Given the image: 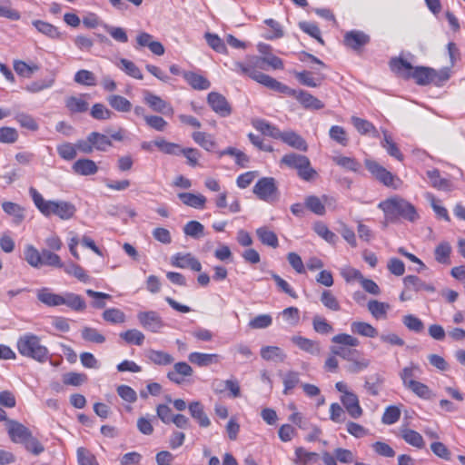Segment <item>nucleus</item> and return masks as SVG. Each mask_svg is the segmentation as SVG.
Returning <instances> with one entry per match:
<instances>
[{
	"label": "nucleus",
	"mask_w": 465,
	"mask_h": 465,
	"mask_svg": "<svg viewBox=\"0 0 465 465\" xmlns=\"http://www.w3.org/2000/svg\"><path fill=\"white\" fill-rule=\"evenodd\" d=\"M351 331L354 334H358L367 338H375L379 336L378 330L371 324L365 322H351Z\"/></svg>",
	"instance_id": "473e14b6"
},
{
	"label": "nucleus",
	"mask_w": 465,
	"mask_h": 465,
	"mask_svg": "<svg viewBox=\"0 0 465 465\" xmlns=\"http://www.w3.org/2000/svg\"><path fill=\"white\" fill-rule=\"evenodd\" d=\"M378 207L384 213L386 221L391 223L397 221L399 218L410 222H414L419 218L415 207L399 196H393L381 202Z\"/></svg>",
	"instance_id": "7ed1b4c3"
},
{
	"label": "nucleus",
	"mask_w": 465,
	"mask_h": 465,
	"mask_svg": "<svg viewBox=\"0 0 465 465\" xmlns=\"http://www.w3.org/2000/svg\"><path fill=\"white\" fill-rule=\"evenodd\" d=\"M291 341L300 350L311 355L316 356L321 353L320 343L316 341L301 335H294L291 338Z\"/></svg>",
	"instance_id": "412c9836"
},
{
	"label": "nucleus",
	"mask_w": 465,
	"mask_h": 465,
	"mask_svg": "<svg viewBox=\"0 0 465 465\" xmlns=\"http://www.w3.org/2000/svg\"><path fill=\"white\" fill-rule=\"evenodd\" d=\"M383 140L381 141V146L386 150L388 154H390L391 157H394L398 161L403 160V154L400 151L398 145L393 142L391 135L388 134L387 131H383Z\"/></svg>",
	"instance_id": "37998d69"
},
{
	"label": "nucleus",
	"mask_w": 465,
	"mask_h": 465,
	"mask_svg": "<svg viewBox=\"0 0 465 465\" xmlns=\"http://www.w3.org/2000/svg\"><path fill=\"white\" fill-rule=\"evenodd\" d=\"M221 356L215 353H203L194 351L189 354L188 360L191 363L199 367H207L219 363Z\"/></svg>",
	"instance_id": "393cba45"
},
{
	"label": "nucleus",
	"mask_w": 465,
	"mask_h": 465,
	"mask_svg": "<svg viewBox=\"0 0 465 465\" xmlns=\"http://www.w3.org/2000/svg\"><path fill=\"white\" fill-rule=\"evenodd\" d=\"M282 142L289 145L290 147L302 151H308V143L299 134L294 131L288 130L284 131Z\"/></svg>",
	"instance_id": "a878e982"
},
{
	"label": "nucleus",
	"mask_w": 465,
	"mask_h": 465,
	"mask_svg": "<svg viewBox=\"0 0 465 465\" xmlns=\"http://www.w3.org/2000/svg\"><path fill=\"white\" fill-rule=\"evenodd\" d=\"M141 326L151 332L157 333L165 326L163 320L155 311H144L137 313Z\"/></svg>",
	"instance_id": "9d476101"
},
{
	"label": "nucleus",
	"mask_w": 465,
	"mask_h": 465,
	"mask_svg": "<svg viewBox=\"0 0 465 465\" xmlns=\"http://www.w3.org/2000/svg\"><path fill=\"white\" fill-rule=\"evenodd\" d=\"M295 459L293 462L296 465H307L309 463L316 462L319 459V455L316 452L307 451L302 447H298L295 449Z\"/></svg>",
	"instance_id": "a19ab883"
},
{
	"label": "nucleus",
	"mask_w": 465,
	"mask_h": 465,
	"mask_svg": "<svg viewBox=\"0 0 465 465\" xmlns=\"http://www.w3.org/2000/svg\"><path fill=\"white\" fill-rule=\"evenodd\" d=\"M109 105L119 113H129L132 110V103L125 97L119 94H110L106 98Z\"/></svg>",
	"instance_id": "72a5a7b5"
},
{
	"label": "nucleus",
	"mask_w": 465,
	"mask_h": 465,
	"mask_svg": "<svg viewBox=\"0 0 465 465\" xmlns=\"http://www.w3.org/2000/svg\"><path fill=\"white\" fill-rule=\"evenodd\" d=\"M183 77L196 90H207L211 86L210 82L205 77L193 72H183Z\"/></svg>",
	"instance_id": "c9c22d12"
},
{
	"label": "nucleus",
	"mask_w": 465,
	"mask_h": 465,
	"mask_svg": "<svg viewBox=\"0 0 465 465\" xmlns=\"http://www.w3.org/2000/svg\"><path fill=\"white\" fill-rule=\"evenodd\" d=\"M7 432L13 442L21 444H23L32 433L25 425L12 420L7 421Z\"/></svg>",
	"instance_id": "6ab92c4d"
},
{
	"label": "nucleus",
	"mask_w": 465,
	"mask_h": 465,
	"mask_svg": "<svg viewBox=\"0 0 465 465\" xmlns=\"http://www.w3.org/2000/svg\"><path fill=\"white\" fill-rule=\"evenodd\" d=\"M390 67L393 72L404 78H406V74H410L413 69V66L410 62L401 57L391 58L390 61Z\"/></svg>",
	"instance_id": "a18cd8bd"
},
{
	"label": "nucleus",
	"mask_w": 465,
	"mask_h": 465,
	"mask_svg": "<svg viewBox=\"0 0 465 465\" xmlns=\"http://www.w3.org/2000/svg\"><path fill=\"white\" fill-rule=\"evenodd\" d=\"M451 246L448 242H440L434 250V258L437 262L444 265L450 264Z\"/></svg>",
	"instance_id": "ea45409f"
},
{
	"label": "nucleus",
	"mask_w": 465,
	"mask_h": 465,
	"mask_svg": "<svg viewBox=\"0 0 465 465\" xmlns=\"http://www.w3.org/2000/svg\"><path fill=\"white\" fill-rule=\"evenodd\" d=\"M81 335L84 341L89 342L102 344L105 341V337L92 327H84L81 331Z\"/></svg>",
	"instance_id": "052dcab7"
},
{
	"label": "nucleus",
	"mask_w": 465,
	"mask_h": 465,
	"mask_svg": "<svg viewBox=\"0 0 465 465\" xmlns=\"http://www.w3.org/2000/svg\"><path fill=\"white\" fill-rule=\"evenodd\" d=\"M193 373V368L185 361H179L173 364V370L167 372V378L175 384H182L185 378L191 377Z\"/></svg>",
	"instance_id": "dca6fc26"
},
{
	"label": "nucleus",
	"mask_w": 465,
	"mask_h": 465,
	"mask_svg": "<svg viewBox=\"0 0 465 465\" xmlns=\"http://www.w3.org/2000/svg\"><path fill=\"white\" fill-rule=\"evenodd\" d=\"M313 231L327 242L334 244L338 239L337 235L329 230L322 222H317L313 224Z\"/></svg>",
	"instance_id": "13d9d810"
},
{
	"label": "nucleus",
	"mask_w": 465,
	"mask_h": 465,
	"mask_svg": "<svg viewBox=\"0 0 465 465\" xmlns=\"http://www.w3.org/2000/svg\"><path fill=\"white\" fill-rule=\"evenodd\" d=\"M76 456L78 465H99L95 456L84 447L77 449Z\"/></svg>",
	"instance_id": "774afa93"
},
{
	"label": "nucleus",
	"mask_w": 465,
	"mask_h": 465,
	"mask_svg": "<svg viewBox=\"0 0 465 465\" xmlns=\"http://www.w3.org/2000/svg\"><path fill=\"white\" fill-rule=\"evenodd\" d=\"M253 193L264 202L274 201L278 193L275 179L272 177L261 178L253 186Z\"/></svg>",
	"instance_id": "6e6552de"
},
{
	"label": "nucleus",
	"mask_w": 465,
	"mask_h": 465,
	"mask_svg": "<svg viewBox=\"0 0 465 465\" xmlns=\"http://www.w3.org/2000/svg\"><path fill=\"white\" fill-rule=\"evenodd\" d=\"M120 337L124 340L125 342L138 346L142 345L144 341V334L136 329L121 332Z\"/></svg>",
	"instance_id": "680f3d73"
},
{
	"label": "nucleus",
	"mask_w": 465,
	"mask_h": 465,
	"mask_svg": "<svg viewBox=\"0 0 465 465\" xmlns=\"http://www.w3.org/2000/svg\"><path fill=\"white\" fill-rule=\"evenodd\" d=\"M74 81L81 85L94 86L96 85L95 75L93 72L85 69L78 70L74 76Z\"/></svg>",
	"instance_id": "5fc2aeb1"
},
{
	"label": "nucleus",
	"mask_w": 465,
	"mask_h": 465,
	"mask_svg": "<svg viewBox=\"0 0 465 465\" xmlns=\"http://www.w3.org/2000/svg\"><path fill=\"white\" fill-rule=\"evenodd\" d=\"M41 261H42L41 267L42 266H50V267H54V268H63L64 267V262H62L60 256L47 249H42Z\"/></svg>",
	"instance_id": "c03bdc74"
},
{
	"label": "nucleus",
	"mask_w": 465,
	"mask_h": 465,
	"mask_svg": "<svg viewBox=\"0 0 465 465\" xmlns=\"http://www.w3.org/2000/svg\"><path fill=\"white\" fill-rule=\"evenodd\" d=\"M55 83V76L52 75L49 78L36 80L26 84L24 89L30 94H37L45 89L51 88Z\"/></svg>",
	"instance_id": "79ce46f5"
},
{
	"label": "nucleus",
	"mask_w": 465,
	"mask_h": 465,
	"mask_svg": "<svg viewBox=\"0 0 465 465\" xmlns=\"http://www.w3.org/2000/svg\"><path fill=\"white\" fill-rule=\"evenodd\" d=\"M280 165L295 170L300 179L305 182H311L317 178L318 173L312 168L310 159L304 155L296 153L284 154L280 160Z\"/></svg>",
	"instance_id": "39448f33"
},
{
	"label": "nucleus",
	"mask_w": 465,
	"mask_h": 465,
	"mask_svg": "<svg viewBox=\"0 0 465 465\" xmlns=\"http://www.w3.org/2000/svg\"><path fill=\"white\" fill-rule=\"evenodd\" d=\"M191 416L199 423L201 427L210 426L211 420L204 412L203 404L200 401H193L188 406Z\"/></svg>",
	"instance_id": "c756f323"
},
{
	"label": "nucleus",
	"mask_w": 465,
	"mask_h": 465,
	"mask_svg": "<svg viewBox=\"0 0 465 465\" xmlns=\"http://www.w3.org/2000/svg\"><path fill=\"white\" fill-rule=\"evenodd\" d=\"M14 69L17 74L30 77L34 73L37 72L40 67L36 64H28L24 61L18 60L15 61Z\"/></svg>",
	"instance_id": "0e129e2a"
},
{
	"label": "nucleus",
	"mask_w": 465,
	"mask_h": 465,
	"mask_svg": "<svg viewBox=\"0 0 465 465\" xmlns=\"http://www.w3.org/2000/svg\"><path fill=\"white\" fill-rule=\"evenodd\" d=\"M178 198L183 204L195 209H203L207 201L204 195L192 193H178Z\"/></svg>",
	"instance_id": "2f4dec72"
},
{
	"label": "nucleus",
	"mask_w": 465,
	"mask_h": 465,
	"mask_svg": "<svg viewBox=\"0 0 465 465\" xmlns=\"http://www.w3.org/2000/svg\"><path fill=\"white\" fill-rule=\"evenodd\" d=\"M32 25L37 30V32L52 40L62 39L64 36V34L61 33L55 25L48 22L37 19L33 20Z\"/></svg>",
	"instance_id": "5701e85b"
},
{
	"label": "nucleus",
	"mask_w": 465,
	"mask_h": 465,
	"mask_svg": "<svg viewBox=\"0 0 465 465\" xmlns=\"http://www.w3.org/2000/svg\"><path fill=\"white\" fill-rule=\"evenodd\" d=\"M265 59L260 56H252L246 63L235 62L232 70L237 74L248 75L257 83L276 92L275 84H282L273 77L265 74L259 70H265Z\"/></svg>",
	"instance_id": "f03ea898"
},
{
	"label": "nucleus",
	"mask_w": 465,
	"mask_h": 465,
	"mask_svg": "<svg viewBox=\"0 0 465 465\" xmlns=\"http://www.w3.org/2000/svg\"><path fill=\"white\" fill-rule=\"evenodd\" d=\"M193 140L207 152H213L217 146L214 137L204 132H194L192 134Z\"/></svg>",
	"instance_id": "f704fd0d"
},
{
	"label": "nucleus",
	"mask_w": 465,
	"mask_h": 465,
	"mask_svg": "<svg viewBox=\"0 0 465 465\" xmlns=\"http://www.w3.org/2000/svg\"><path fill=\"white\" fill-rule=\"evenodd\" d=\"M370 41L369 35L361 31L352 30L344 35V43L352 49H359Z\"/></svg>",
	"instance_id": "c85d7f7f"
},
{
	"label": "nucleus",
	"mask_w": 465,
	"mask_h": 465,
	"mask_svg": "<svg viewBox=\"0 0 465 465\" xmlns=\"http://www.w3.org/2000/svg\"><path fill=\"white\" fill-rule=\"evenodd\" d=\"M400 435L405 442L415 448L422 449L425 445L422 436L414 430L407 427H401L400 429Z\"/></svg>",
	"instance_id": "7c9ffc66"
},
{
	"label": "nucleus",
	"mask_w": 465,
	"mask_h": 465,
	"mask_svg": "<svg viewBox=\"0 0 465 465\" xmlns=\"http://www.w3.org/2000/svg\"><path fill=\"white\" fill-rule=\"evenodd\" d=\"M438 72L432 68L425 66L413 67L411 72L406 74V79L412 78L419 85H427L435 81Z\"/></svg>",
	"instance_id": "2eb2a0df"
},
{
	"label": "nucleus",
	"mask_w": 465,
	"mask_h": 465,
	"mask_svg": "<svg viewBox=\"0 0 465 465\" xmlns=\"http://www.w3.org/2000/svg\"><path fill=\"white\" fill-rule=\"evenodd\" d=\"M340 401L352 419H359L362 416L363 410L360 405L358 396L353 391L351 393L341 395Z\"/></svg>",
	"instance_id": "f3484780"
},
{
	"label": "nucleus",
	"mask_w": 465,
	"mask_h": 465,
	"mask_svg": "<svg viewBox=\"0 0 465 465\" xmlns=\"http://www.w3.org/2000/svg\"><path fill=\"white\" fill-rule=\"evenodd\" d=\"M143 102L153 111L159 114L172 116L174 113L173 106L164 101L159 95L153 94L149 90H144Z\"/></svg>",
	"instance_id": "9b49d317"
},
{
	"label": "nucleus",
	"mask_w": 465,
	"mask_h": 465,
	"mask_svg": "<svg viewBox=\"0 0 465 465\" xmlns=\"http://www.w3.org/2000/svg\"><path fill=\"white\" fill-rule=\"evenodd\" d=\"M15 120L20 124L21 127L30 131H37L39 125L36 120L30 114L25 113H18L15 116Z\"/></svg>",
	"instance_id": "e2e57ef3"
},
{
	"label": "nucleus",
	"mask_w": 465,
	"mask_h": 465,
	"mask_svg": "<svg viewBox=\"0 0 465 465\" xmlns=\"http://www.w3.org/2000/svg\"><path fill=\"white\" fill-rule=\"evenodd\" d=\"M25 260L33 268L41 267V251L37 250L34 245L28 244L24 251Z\"/></svg>",
	"instance_id": "09e8293b"
},
{
	"label": "nucleus",
	"mask_w": 465,
	"mask_h": 465,
	"mask_svg": "<svg viewBox=\"0 0 465 465\" xmlns=\"http://www.w3.org/2000/svg\"><path fill=\"white\" fill-rule=\"evenodd\" d=\"M28 193L36 209L45 217L55 215L61 220H69L75 214L76 208L69 202L45 200L35 187H30Z\"/></svg>",
	"instance_id": "f257e3e1"
},
{
	"label": "nucleus",
	"mask_w": 465,
	"mask_h": 465,
	"mask_svg": "<svg viewBox=\"0 0 465 465\" xmlns=\"http://www.w3.org/2000/svg\"><path fill=\"white\" fill-rule=\"evenodd\" d=\"M351 124L356 128V130L361 134H370L373 137L379 136V132L376 129V127L368 120L352 116L351 117Z\"/></svg>",
	"instance_id": "4c0bfd02"
},
{
	"label": "nucleus",
	"mask_w": 465,
	"mask_h": 465,
	"mask_svg": "<svg viewBox=\"0 0 465 465\" xmlns=\"http://www.w3.org/2000/svg\"><path fill=\"white\" fill-rule=\"evenodd\" d=\"M403 284L407 289L414 292L425 291L433 293L436 292L435 286L430 282H426L416 275H407L403 278Z\"/></svg>",
	"instance_id": "4be33fe9"
},
{
	"label": "nucleus",
	"mask_w": 465,
	"mask_h": 465,
	"mask_svg": "<svg viewBox=\"0 0 465 465\" xmlns=\"http://www.w3.org/2000/svg\"><path fill=\"white\" fill-rule=\"evenodd\" d=\"M115 65L127 75L133 78L138 80H142L143 78V75L139 67L134 62L126 58H120L117 62H115Z\"/></svg>",
	"instance_id": "e433bc0d"
},
{
	"label": "nucleus",
	"mask_w": 465,
	"mask_h": 465,
	"mask_svg": "<svg viewBox=\"0 0 465 465\" xmlns=\"http://www.w3.org/2000/svg\"><path fill=\"white\" fill-rule=\"evenodd\" d=\"M39 302L48 307L66 305L75 312H83L86 308V302L81 295L66 292L63 294L53 292L49 288L44 287L37 290L36 293Z\"/></svg>",
	"instance_id": "20e7f679"
},
{
	"label": "nucleus",
	"mask_w": 465,
	"mask_h": 465,
	"mask_svg": "<svg viewBox=\"0 0 465 465\" xmlns=\"http://www.w3.org/2000/svg\"><path fill=\"white\" fill-rule=\"evenodd\" d=\"M422 373L420 367L418 364L411 363L404 367L400 372V378L402 381L403 386L407 389L411 387V383L416 381Z\"/></svg>",
	"instance_id": "cd10ccee"
},
{
	"label": "nucleus",
	"mask_w": 465,
	"mask_h": 465,
	"mask_svg": "<svg viewBox=\"0 0 465 465\" xmlns=\"http://www.w3.org/2000/svg\"><path fill=\"white\" fill-rule=\"evenodd\" d=\"M91 139L93 140L94 148L100 152H105L109 147L113 145V143L105 134L98 132L90 133Z\"/></svg>",
	"instance_id": "6e6d98bb"
},
{
	"label": "nucleus",
	"mask_w": 465,
	"mask_h": 465,
	"mask_svg": "<svg viewBox=\"0 0 465 465\" xmlns=\"http://www.w3.org/2000/svg\"><path fill=\"white\" fill-rule=\"evenodd\" d=\"M63 269L65 273L75 277L77 280H79L82 282L86 283L90 281V277L86 273L85 270L74 262H70L66 265L64 264Z\"/></svg>",
	"instance_id": "603ef678"
},
{
	"label": "nucleus",
	"mask_w": 465,
	"mask_h": 465,
	"mask_svg": "<svg viewBox=\"0 0 465 465\" xmlns=\"http://www.w3.org/2000/svg\"><path fill=\"white\" fill-rule=\"evenodd\" d=\"M172 265L181 269H190L193 272H200L202 264L200 261L191 252H177L171 258Z\"/></svg>",
	"instance_id": "4468645a"
},
{
	"label": "nucleus",
	"mask_w": 465,
	"mask_h": 465,
	"mask_svg": "<svg viewBox=\"0 0 465 465\" xmlns=\"http://www.w3.org/2000/svg\"><path fill=\"white\" fill-rule=\"evenodd\" d=\"M275 86L276 92L295 98L305 109L320 110L324 107L321 100L304 90L292 89L282 83L275 84Z\"/></svg>",
	"instance_id": "0eeeda50"
},
{
	"label": "nucleus",
	"mask_w": 465,
	"mask_h": 465,
	"mask_svg": "<svg viewBox=\"0 0 465 465\" xmlns=\"http://www.w3.org/2000/svg\"><path fill=\"white\" fill-rule=\"evenodd\" d=\"M147 358L157 365H169L173 362V358L168 352L157 350H149L147 351Z\"/></svg>",
	"instance_id": "49530a36"
},
{
	"label": "nucleus",
	"mask_w": 465,
	"mask_h": 465,
	"mask_svg": "<svg viewBox=\"0 0 465 465\" xmlns=\"http://www.w3.org/2000/svg\"><path fill=\"white\" fill-rule=\"evenodd\" d=\"M207 103L212 110L221 117H227L232 114V106L224 95L217 92H211L207 95Z\"/></svg>",
	"instance_id": "ddd939ff"
},
{
	"label": "nucleus",
	"mask_w": 465,
	"mask_h": 465,
	"mask_svg": "<svg viewBox=\"0 0 465 465\" xmlns=\"http://www.w3.org/2000/svg\"><path fill=\"white\" fill-rule=\"evenodd\" d=\"M430 185L440 191H451L453 184L450 179L442 178L438 169L434 168L426 172Z\"/></svg>",
	"instance_id": "b1692460"
},
{
	"label": "nucleus",
	"mask_w": 465,
	"mask_h": 465,
	"mask_svg": "<svg viewBox=\"0 0 465 465\" xmlns=\"http://www.w3.org/2000/svg\"><path fill=\"white\" fill-rule=\"evenodd\" d=\"M4 213L12 218V223L15 226L20 225L25 219V209L19 203L4 201L1 204Z\"/></svg>",
	"instance_id": "a211bd4d"
},
{
	"label": "nucleus",
	"mask_w": 465,
	"mask_h": 465,
	"mask_svg": "<svg viewBox=\"0 0 465 465\" xmlns=\"http://www.w3.org/2000/svg\"><path fill=\"white\" fill-rule=\"evenodd\" d=\"M153 144L163 153L171 155L181 154L183 149L180 144L168 142L163 138H158L154 140Z\"/></svg>",
	"instance_id": "de8ad7c7"
},
{
	"label": "nucleus",
	"mask_w": 465,
	"mask_h": 465,
	"mask_svg": "<svg viewBox=\"0 0 465 465\" xmlns=\"http://www.w3.org/2000/svg\"><path fill=\"white\" fill-rule=\"evenodd\" d=\"M17 350L25 357L31 358L38 362H45L48 360L49 351L41 344L38 336L26 333L17 340Z\"/></svg>",
	"instance_id": "423d86ee"
},
{
	"label": "nucleus",
	"mask_w": 465,
	"mask_h": 465,
	"mask_svg": "<svg viewBox=\"0 0 465 465\" xmlns=\"http://www.w3.org/2000/svg\"><path fill=\"white\" fill-rule=\"evenodd\" d=\"M295 76L302 84L308 87H317L324 79V76L321 74L317 78L313 77L312 73L310 71L298 72L295 74Z\"/></svg>",
	"instance_id": "864d4df0"
},
{
	"label": "nucleus",
	"mask_w": 465,
	"mask_h": 465,
	"mask_svg": "<svg viewBox=\"0 0 465 465\" xmlns=\"http://www.w3.org/2000/svg\"><path fill=\"white\" fill-rule=\"evenodd\" d=\"M65 105L71 113H84L88 109V103L82 97L76 96L68 97Z\"/></svg>",
	"instance_id": "bf43d9fd"
},
{
	"label": "nucleus",
	"mask_w": 465,
	"mask_h": 465,
	"mask_svg": "<svg viewBox=\"0 0 465 465\" xmlns=\"http://www.w3.org/2000/svg\"><path fill=\"white\" fill-rule=\"evenodd\" d=\"M72 170L74 173L83 176L95 174L98 171L96 163L90 159H79L72 165Z\"/></svg>",
	"instance_id": "bb28decb"
},
{
	"label": "nucleus",
	"mask_w": 465,
	"mask_h": 465,
	"mask_svg": "<svg viewBox=\"0 0 465 465\" xmlns=\"http://www.w3.org/2000/svg\"><path fill=\"white\" fill-rule=\"evenodd\" d=\"M365 166L367 170L383 185L387 187L396 188L397 186L394 184L395 175H393L391 172H389L386 168L381 165L374 160L366 159Z\"/></svg>",
	"instance_id": "1a4fd4ad"
},
{
	"label": "nucleus",
	"mask_w": 465,
	"mask_h": 465,
	"mask_svg": "<svg viewBox=\"0 0 465 465\" xmlns=\"http://www.w3.org/2000/svg\"><path fill=\"white\" fill-rule=\"evenodd\" d=\"M367 306L371 314L377 320L386 318L387 312L390 309L388 303L377 300H371Z\"/></svg>",
	"instance_id": "8fccbe9b"
},
{
	"label": "nucleus",
	"mask_w": 465,
	"mask_h": 465,
	"mask_svg": "<svg viewBox=\"0 0 465 465\" xmlns=\"http://www.w3.org/2000/svg\"><path fill=\"white\" fill-rule=\"evenodd\" d=\"M135 49L147 47L153 54L163 55L165 52L163 44L154 39V37L147 32L141 31L137 34Z\"/></svg>",
	"instance_id": "f8f14e48"
},
{
	"label": "nucleus",
	"mask_w": 465,
	"mask_h": 465,
	"mask_svg": "<svg viewBox=\"0 0 465 465\" xmlns=\"http://www.w3.org/2000/svg\"><path fill=\"white\" fill-rule=\"evenodd\" d=\"M59 156L65 161H72L76 157L77 151L75 144L63 143L56 147Z\"/></svg>",
	"instance_id": "338daca9"
},
{
	"label": "nucleus",
	"mask_w": 465,
	"mask_h": 465,
	"mask_svg": "<svg viewBox=\"0 0 465 465\" xmlns=\"http://www.w3.org/2000/svg\"><path fill=\"white\" fill-rule=\"evenodd\" d=\"M103 319L107 322L117 324L124 323L126 320V316L120 309L109 308L104 311Z\"/></svg>",
	"instance_id": "4d7b16f0"
},
{
	"label": "nucleus",
	"mask_w": 465,
	"mask_h": 465,
	"mask_svg": "<svg viewBox=\"0 0 465 465\" xmlns=\"http://www.w3.org/2000/svg\"><path fill=\"white\" fill-rule=\"evenodd\" d=\"M264 24L270 27V31L264 35L267 40L282 38L284 35L281 25L272 18L265 19Z\"/></svg>",
	"instance_id": "69168bd1"
},
{
	"label": "nucleus",
	"mask_w": 465,
	"mask_h": 465,
	"mask_svg": "<svg viewBox=\"0 0 465 465\" xmlns=\"http://www.w3.org/2000/svg\"><path fill=\"white\" fill-rule=\"evenodd\" d=\"M333 199L328 195L318 197L316 195H309L304 200L305 207L317 215H324L326 213L325 204L331 203Z\"/></svg>",
	"instance_id": "aec40b11"
},
{
	"label": "nucleus",
	"mask_w": 465,
	"mask_h": 465,
	"mask_svg": "<svg viewBox=\"0 0 465 465\" xmlns=\"http://www.w3.org/2000/svg\"><path fill=\"white\" fill-rule=\"evenodd\" d=\"M261 356L265 361H283L286 358L285 353L280 347L264 346L261 349Z\"/></svg>",
	"instance_id": "3c124183"
},
{
	"label": "nucleus",
	"mask_w": 465,
	"mask_h": 465,
	"mask_svg": "<svg viewBox=\"0 0 465 465\" xmlns=\"http://www.w3.org/2000/svg\"><path fill=\"white\" fill-rule=\"evenodd\" d=\"M256 235L260 242L264 245L272 248H277L279 245L277 235L266 226H262L256 229Z\"/></svg>",
	"instance_id": "58836bf2"
}]
</instances>
